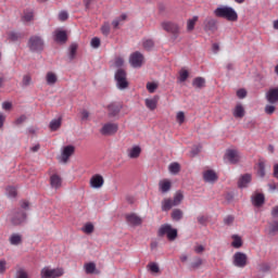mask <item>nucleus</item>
Returning <instances> with one entry per match:
<instances>
[{
  "label": "nucleus",
  "mask_w": 278,
  "mask_h": 278,
  "mask_svg": "<svg viewBox=\"0 0 278 278\" xmlns=\"http://www.w3.org/2000/svg\"><path fill=\"white\" fill-rule=\"evenodd\" d=\"M125 64V60L121 56L115 58L114 65L116 68H121Z\"/></svg>",
  "instance_id": "56"
},
{
  "label": "nucleus",
  "mask_w": 278,
  "mask_h": 278,
  "mask_svg": "<svg viewBox=\"0 0 278 278\" xmlns=\"http://www.w3.org/2000/svg\"><path fill=\"white\" fill-rule=\"evenodd\" d=\"M161 27L164 29V31H167V34H172L174 40H177V38H179V34H181L179 24L172 21L162 22Z\"/></svg>",
  "instance_id": "4"
},
{
  "label": "nucleus",
  "mask_w": 278,
  "mask_h": 278,
  "mask_svg": "<svg viewBox=\"0 0 278 278\" xmlns=\"http://www.w3.org/2000/svg\"><path fill=\"white\" fill-rule=\"evenodd\" d=\"M148 268L152 273H155V274L160 273V266L157 265V263H150L148 265Z\"/></svg>",
  "instance_id": "53"
},
{
  "label": "nucleus",
  "mask_w": 278,
  "mask_h": 278,
  "mask_svg": "<svg viewBox=\"0 0 278 278\" xmlns=\"http://www.w3.org/2000/svg\"><path fill=\"white\" fill-rule=\"evenodd\" d=\"M269 236H277L278 233V219L268 223Z\"/></svg>",
  "instance_id": "27"
},
{
  "label": "nucleus",
  "mask_w": 278,
  "mask_h": 278,
  "mask_svg": "<svg viewBox=\"0 0 278 278\" xmlns=\"http://www.w3.org/2000/svg\"><path fill=\"white\" fill-rule=\"evenodd\" d=\"M157 101H160L159 96H154L152 99H146V106L148 108V110H151V112H153V110L157 108Z\"/></svg>",
  "instance_id": "22"
},
{
  "label": "nucleus",
  "mask_w": 278,
  "mask_h": 278,
  "mask_svg": "<svg viewBox=\"0 0 278 278\" xmlns=\"http://www.w3.org/2000/svg\"><path fill=\"white\" fill-rule=\"evenodd\" d=\"M48 86H55L58 84V75L53 72H48L46 75Z\"/></svg>",
  "instance_id": "28"
},
{
  "label": "nucleus",
  "mask_w": 278,
  "mask_h": 278,
  "mask_svg": "<svg viewBox=\"0 0 278 278\" xmlns=\"http://www.w3.org/2000/svg\"><path fill=\"white\" fill-rule=\"evenodd\" d=\"M115 81L119 90H126V88H129V81L127 80V72L123 68H118L116 71Z\"/></svg>",
  "instance_id": "5"
},
{
  "label": "nucleus",
  "mask_w": 278,
  "mask_h": 278,
  "mask_svg": "<svg viewBox=\"0 0 278 278\" xmlns=\"http://www.w3.org/2000/svg\"><path fill=\"white\" fill-rule=\"evenodd\" d=\"M175 202L173 201V199H165L162 202V211L163 212H168L169 210H172L173 207H175Z\"/></svg>",
  "instance_id": "30"
},
{
  "label": "nucleus",
  "mask_w": 278,
  "mask_h": 278,
  "mask_svg": "<svg viewBox=\"0 0 278 278\" xmlns=\"http://www.w3.org/2000/svg\"><path fill=\"white\" fill-rule=\"evenodd\" d=\"M54 40L56 42H66V40H68V36L66 35V30H62V29H56L54 31Z\"/></svg>",
  "instance_id": "20"
},
{
  "label": "nucleus",
  "mask_w": 278,
  "mask_h": 278,
  "mask_svg": "<svg viewBox=\"0 0 278 278\" xmlns=\"http://www.w3.org/2000/svg\"><path fill=\"white\" fill-rule=\"evenodd\" d=\"M8 38H9V40H11V42H16V40H18V38H21V34L10 31V33H8Z\"/></svg>",
  "instance_id": "49"
},
{
  "label": "nucleus",
  "mask_w": 278,
  "mask_h": 278,
  "mask_svg": "<svg viewBox=\"0 0 278 278\" xmlns=\"http://www.w3.org/2000/svg\"><path fill=\"white\" fill-rule=\"evenodd\" d=\"M184 201V193L181 191H177L174 195V205H179Z\"/></svg>",
  "instance_id": "43"
},
{
  "label": "nucleus",
  "mask_w": 278,
  "mask_h": 278,
  "mask_svg": "<svg viewBox=\"0 0 278 278\" xmlns=\"http://www.w3.org/2000/svg\"><path fill=\"white\" fill-rule=\"evenodd\" d=\"M232 240V247L235 249H240V247H242V238H240L238 235H233Z\"/></svg>",
  "instance_id": "42"
},
{
  "label": "nucleus",
  "mask_w": 278,
  "mask_h": 278,
  "mask_svg": "<svg viewBox=\"0 0 278 278\" xmlns=\"http://www.w3.org/2000/svg\"><path fill=\"white\" fill-rule=\"evenodd\" d=\"M23 21H25L26 23H31V21H34V11H24Z\"/></svg>",
  "instance_id": "40"
},
{
  "label": "nucleus",
  "mask_w": 278,
  "mask_h": 278,
  "mask_svg": "<svg viewBox=\"0 0 278 278\" xmlns=\"http://www.w3.org/2000/svg\"><path fill=\"white\" fill-rule=\"evenodd\" d=\"M258 270H260V273H268V270H270V264H268V263H261L258 265Z\"/></svg>",
  "instance_id": "51"
},
{
  "label": "nucleus",
  "mask_w": 278,
  "mask_h": 278,
  "mask_svg": "<svg viewBox=\"0 0 278 278\" xmlns=\"http://www.w3.org/2000/svg\"><path fill=\"white\" fill-rule=\"evenodd\" d=\"M176 121L179 123V125H184L186 121V114L184 112H178L176 116Z\"/></svg>",
  "instance_id": "52"
},
{
  "label": "nucleus",
  "mask_w": 278,
  "mask_h": 278,
  "mask_svg": "<svg viewBox=\"0 0 278 278\" xmlns=\"http://www.w3.org/2000/svg\"><path fill=\"white\" fill-rule=\"evenodd\" d=\"M62 275H64V269L62 268L50 269L49 267H45L40 271L41 278H58L62 277Z\"/></svg>",
  "instance_id": "7"
},
{
  "label": "nucleus",
  "mask_w": 278,
  "mask_h": 278,
  "mask_svg": "<svg viewBox=\"0 0 278 278\" xmlns=\"http://www.w3.org/2000/svg\"><path fill=\"white\" fill-rule=\"evenodd\" d=\"M50 186L51 188H54V190H58L62 188V177L58 174H53L50 176Z\"/></svg>",
  "instance_id": "19"
},
{
  "label": "nucleus",
  "mask_w": 278,
  "mask_h": 278,
  "mask_svg": "<svg viewBox=\"0 0 278 278\" xmlns=\"http://www.w3.org/2000/svg\"><path fill=\"white\" fill-rule=\"evenodd\" d=\"M121 110H123V103L121 102H112L108 105V112L110 118H114V116H118L121 114Z\"/></svg>",
  "instance_id": "11"
},
{
  "label": "nucleus",
  "mask_w": 278,
  "mask_h": 278,
  "mask_svg": "<svg viewBox=\"0 0 278 278\" xmlns=\"http://www.w3.org/2000/svg\"><path fill=\"white\" fill-rule=\"evenodd\" d=\"M140 153H142V149H140V147H138V146H135L134 148L128 150V156L131 160H136V159L140 157Z\"/></svg>",
  "instance_id": "26"
},
{
  "label": "nucleus",
  "mask_w": 278,
  "mask_h": 278,
  "mask_svg": "<svg viewBox=\"0 0 278 278\" xmlns=\"http://www.w3.org/2000/svg\"><path fill=\"white\" fill-rule=\"evenodd\" d=\"M27 47L33 53H42L45 51V39L38 35L29 37Z\"/></svg>",
  "instance_id": "2"
},
{
  "label": "nucleus",
  "mask_w": 278,
  "mask_h": 278,
  "mask_svg": "<svg viewBox=\"0 0 278 278\" xmlns=\"http://www.w3.org/2000/svg\"><path fill=\"white\" fill-rule=\"evenodd\" d=\"M68 20V13L66 11H62L59 14V21H67Z\"/></svg>",
  "instance_id": "61"
},
{
  "label": "nucleus",
  "mask_w": 278,
  "mask_h": 278,
  "mask_svg": "<svg viewBox=\"0 0 278 278\" xmlns=\"http://www.w3.org/2000/svg\"><path fill=\"white\" fill-rule=\"evenodd\" d=\"M5 192H7V195L10 197L11 199H15L17 194L16 187L14 186H8L5 188Z\"/></svg>",
  "instance_id": "38"
},
{
  "label": "nucleus",
  "mask_w": 278,
  "mask_h": 278,
  "mask_svg": "<svg viewBox=\"0 0 278 278\" xmlns=\"http://www.w3.org/2000/svg\"><path fill=\"white\" fill-rule=\"evenodd\" d=\"M257 175H258V177H265L266 176V164H264V161L258 162Z\"/></svg>",
  "instance_id": "36"
},
{
  "label": "nucleus",
  "mask_w": 278,
  "mask_h": 278,
  "mask_svg": "<svg viewBox=\"0 0 278 278\" xmlns=\"http://www.w3.org/2000/svg\"><path fill=\"white\" fill-rule=\"evenodd\" d=\"M235 118H243L244 116V106L242 104H237L233 111Z\"/></svg>",
  "instance_id": "33"
},
{
  "label": "nucleus",
  "mask_w": 278,
  "mask_h": 278,
  "mask_svg": "<svg viewBox=\"0 0 278 278\" xmlns=\"http://www.w3.org/2000/svg\"><path fill=\"white\" fill-rule=\"evenodd\" d=\"M203 266V260L201 257H197L193 263H191V268L197 270V268H201Z\"/></svg>",
  "instance_id": "47"
},
{
  "label": "nucleus",
  "mask_w": 278,
  "mask_h": 278,
  "mask_svg": "<svg viewBox=\"0 0 278 278\" xmlns=\"http://www.w3.org/2000/svg\"><path fill=\"white\" fill-rule=\"evenodd\" d=\"M75 153V146H66L63 148L62 152V162L66 164L68 160L71 159V155Z\"/></svg>",
  "instance_id": "17"
},
{
  "label": "nucleus",
  "mask_w": 278,
  "mask_h": 278,
  "mask_svg": "<svg viewBox=\"0 0 278 278\" xmlns=\"http://www.w3.org/2000/svg\"><path fill=\"white\" fill-rule=\"evenodd\" d=\"M146 88L150 93H153L157 90V84L156 83H147Z\"/></svg>",
  "instance_id": "50"
},
{
  "label": "nucleus",
  "mask_w": 278,
  "mask_h": 278,
  "mask_svg": "<svg viewBox=\"0 0 278 278\" xmlns=\"http://www.w3.org/2000/svg\"><path fill=\"white\" fill-rule=\"evenodd\" d=\"M217 21L213 17H206L204 20V30L205 31H211L212 34H214V31H216V29H218V25H217Z\"/></svg>",
  "instance_id": "12"
},
{
  "label": "nucleus",
  "mask_w": 278,
  "mask_h": 278,
  "mask_svg": "<svg viewBox=\"0 0 278 278\" xmlns=\"http://www.w3.org/2000/svg\"><path fill=\"white\" fill-rule=\"evenodd\" d=\"M225 160H228L230 164H238L240 162V152L238 150H227Z\"/></svg>",
  "instance_id": "13"
},
{
  "label": "nucleus",
  "mask_w": 278,
  "mask_h": 278,
  "mask_svg": "<svg viewBox=\"0 0 278 278\" xmlns=\"http://www.w3.org/2000/svg\"><path fill=\"white\" fill-rule=\"evenodd\" d=\"M266 99H267L268 103H270L271 105H275V103L278 102V87L270 88L266 92Z\"/></svg>",
  "instance_id": "15"
},
{
  "label": "nucleus",
  "mask_w": 278,
  "mask_h": 278,
  "mask_svg": "<svg viewBox=\"0 0 278 278\" xmlns=\"http://www.w3.org/2000/svg\"><path fill=\"white\" fill-rule=\"evenodd\" d=\"M142 47L146 51H152L153 47H155V41L153 39H143Z\"/></svg>",
  "instance_id": "34"
},
{
  "label": "nucleus",
  "mask_w": 278,
  "mask_h": 278,
  "mask_svg": "<svg viewBox=\"0 0 278 278\" xmlns=\"http://www.w3.org/2000/svg\"><path fill=\"white\" fill-rule=\"evenodd\" d=\"M83 231H84L85 233H88V235L93 233V231H94V225H92V223H87V224L84 226Z\"/></svg>",
  "instance_id": "48"
},
{
  "label": "nucleus",
  "mask_w": 278,
  "mask_h": 278,
  "mask_svg": "<svg viewBox=\"0 0 278 278\" xmlns=\"http://www.w3.org/2000/svg\"><path fill=\"white\" fill-rule=\"evenodd\" d=\"M31 84V76L30 75H24L22 80V86L26 88V86H29Z\"/></svg>",
  "instance_id": "55"
},
{
  "label": "nucleus",
  "mask_w": 278,
  "mask_h": 278,
  "mask_svg": "<svg viewBox=\"0 0 278 278\" xmlns=\"http://www.w3.org/2000/svg\"><path fill=\"white\" fill-rule=\"evenodd\" d=\"M27 121V116L21 115L18 118L15 119V125H23Z\"/></svg>",
  "instance_id": "58"
},
{
  "label": "nucleus",
  "mask_w": 278,
  "mask_h": 278,
  "mask_svg": "<svg viewBox=\"0 0 278 278\" xmlns=\"http://www.w3.org/2000/svg\"><path fill=\"white\" fill-rule=\"evenodd\" d=\"M62 127V116L56 119H52L49 124L50 131H58Z\"/></svg>",
  "instance_id": "25"
},
{
  "label": "nucleus",
  "mask_w": 278,
  "mask_h": 278,
  "mask_svg": "<svg viewBox=\"0 0 278 278\" xmlns=\"http://www.w3.org/2000/svg\"><path fill=\"white\" fill-rule=\"evenodd\" d=\"M126 222L131 227H139V225H142V219L136 213L127 214Z\"/></svg>",
  "instance_id": "14"
},
{
  "label": "nucleus",
  "mask_w": 278,
  "mask_h": 278,
  "mask_svg": "<svg viewBox=\"0 0 278 278\" xmlns=\"http://www.w3.org/2000/svg\"><path fill=\"white\" fill-rule=\"evenodd\" d=\"M205 251V247L203 245H195L194 247V252L198 253V254H201Z\"/></svg>",
  "instance_id": "63"
},
{
  "label": "nucleus",
  "mask_w": 278,
  "mask_h": 278,
  "mask_svg": "<svg viewBox=\"0 0 278 278\" xmlns=\"http://www.w3.org/2000/svg\"><path fill=\"white\" fill-rule=\"evenodd\" d=\"M252 176L251 174H244L239 178L238 186L239 188H247L251 184Z\"/></svg>",
  "instance_id": "21"
},
{
  "label": "nucleus",
  "mask_w": 278,
  "mask_h": 278,
  "mask_svg": "<svg viewBox=\"0 0 278 278\" xmlns=\"http://www.w3.org/2000/svg\"><path fill=\"white\" fill-rule=\"evenodd\" d=\"M129 62L134 68H140L144 64V55L136 51L130 55Z\"/></svg>",
  "instance_id": "9"
},
{
  "label": "nucleus",
  "mask_w": 278,
  "mask_h": 278,
  "mask_svg": "<svg viewBox=\"0 0 278 278\" xmlns=\"http://www.w3.org/2000/svg\"><path fill=\"white\" fill-rule=\"evenodd\" d=\"M9 220L13 227H18V225H23L27 220V213L16 208L10 214Z\"/></svg>",
  "instance_id": "3"
},
{
  "label": "nucleus",
  "mask_w": 278,
  "mask_h": 278,
  "mask_svg": "<svg viewBox=\"0 0 278 278\" xmlns=\"http://www.w3.org/2000/svg\"><path fill=\"white\" fill-rule=\"evenodd\" d=\"M159 236L160 238H164V236H166L167 239L173 242L177 239V229L173 228V226L168 224H165L159 229Z\"/></svg>",
  "instance_id": "6"
},
{
  "label": "nucleus",
  "mask_w": 278,
  "mask_h": 278,
  "mask_svg": "<svg viewBox=\"0 0 278 278\" xmlns=\"http://www.w3.org/2000/svg\"><path fill=\"white\" fill-rule=\"evenodd\" d=\"M118 131V124L116 123H106L100 129L102 136H114Z\"/></svg>",
  "instance_id": "8"
},
{
  "label": "nucleus",
  "mask_w": 278,
  "mask_h": 278,
  "mask_svg": "<svg viewBox=\"0 0 278 278\" xmlns=\"http://www.w3.org/2000/svg\"><path fill=\"white\" fill-rule=\"evenodd\" d=\"M103 184H105V180L100 174L93 175L90 179L91 188H103Z\"/></svg>",
  "instance_id": "16"
},
{
  "label": "nucleus",
  "mask_w": 278,
  "mask_h": 278,
  "mask_svg": "<svg viewBox=\"0 0 278 278\" xmlns=\"http://www.w3.org/2000/svg\"><path fill=\"white\" fill-rule=\"evenodd\" d=\"M266 198L264 197V193H254L252 195V203L255 207H262L265 203Z\"/></svg>",
  "instance_id": "18"
},
{
  "label": "nucleus",
  "mask_w": 278,
  "mask_h": 278,
  "mask_svg": "<svg viewBox=\"0 0 278 278\" xmlns=\"http://www.w3.org/2000/svg\"><path fill=\"white\" fill-rule=\"evenodd\" d=\"M168 168H169V173H172L173 175H177V173L181 170V165L175 162V163H172Z\"/></svg>",
  "instance_id": "41"
},
{
  "label": "nucleus",
  "mask_w": 278,
  "mask_h": 278,
  "mask_svg": "<svg viewBox=\"0 0 278 278\" xmlns=\"http://www.w3.org/2000/svg\"><path fill=\"white\" fill-rule=\"evenodd\" d=\"M197 21H199V16H193L191 20L187 22V31H193L194 26L197 25Z\"/></svg>",
  "instance_id": "37"
},
{
  "label": "nucleus",
  "mask_w": 278,
  "mask_h": 278,
  "mask_svg": "<svg viewBox=\"0 0 278 278\" xmlns=\"http://www.w3.org/2000/svg\"><path fill=\"white\" fill-rule=\"evenodd\" d=\"M233 264L238 268H244V266H247V264H249V256H247V254H244L242 252H237L233 255Z\"/></svg>",
  "instance_id": "10"
},
{
  "label": "nucleus",
  "mask_w": 278,
  "mask_h": 278,
  "mask_svg": "<svg viewBox=\"0 0 278 278\" xmlns=\"http://www.w3.org/2000/svg\"><path fill=\"white\" fill-rule=\"evenodd\" d=\"M199 225H207V216L199 215L197 218Z\"/></svg>",
  "instance_id": "57"
},
{
  "label": "nucleus",
  "mask_w": 278,
  "mask_h": 278,
  "mask_svg": "<svg viewBox=\"0 0 278 278\" xmlns=\"http://www.w3.org/2000/svg\"><path fill=\"white\" fill-rule=\"evenodd\" d=\"M77 43H72L70 47V60H75V55H77Z\"/></svg>",
  "instance_id": "46"
},
{
  "label": "nucleus",
  "mask_w": 278,
  "mask_h": 278,
  "mask_svg": "<svg viewBox=\"0 0 278 278\" xmlns=\"http://www.w3.org/2000/svg\"><path fill=\"white\" fill-rule=\"evenodd\" d=\"M172 186L173 185L170 184V180H168V179H163L159 182V188H160L161 192H163V194L168 192L170 190Z\"/></svg>",
  "instance_id": "24"
},
{
  "label": "nucleus",
  "mask_w": 278,
  "mask_h": 278,
  "mask_svg": "<svg viewBox=\"0 0 278 278\" xmlns=\"http://www.w3.org/2000/svg\"><path fill=\"white\" fill-rule=\"evenodd\" d=\"M275 110H276L275 105H266L265 106L266 114H275Z\"/></svg>",
  "instance_id": "60"
},
{
  "label": "nucleus",
  "mask_w": 278,
  "mask_h": 278,
  "mask_svg": "<svg viewBox=\"0 0 278 278\" xmlns=\"http://www.w3.org/2000/svg\"><path fill=\"white\" fill-rule=\"evenodd\" d=\"M237 97H238L239 99H244V97H247V90H244V89H239V90L237 91Z\"/></svg>",
  "instance_id": "62"
},
{
  "label": "nucleus",
  "mask_w": 278,
  "mask_h": 278,
  "mask_svg": "<svg viewBox=\"0 0 278 278\" xmlns=\"http://www.w3.org/2000/svg\"><path fill=\"white\" fill-rule=\"evenodd\" d=\"M235 220L233 215H228L226 218H224L225 225H232Z\"/></svg>",
  "instance_id": "59"
},
{
  "label": "nucleus",
  "mask_w": 278,
  "mask_h": 278,
  "mask_svg": "<svg viewBox=\"0 0 278 278\" xmlns=\"http://www.w3.org/2000/svg\"><path fill=\"white\" fill-rule=\"evenodd\" d=\"M188 77H190V72H188V70L186 68H181L179 72H178V81L180 84H184V81H188Z\"/></svg>",
  "instance_id": "29"
},
{
  "label": "nucleus",
  "mask_w": 278,
  "mask_h": 278,
  "mask_svg": "<svg viewBox=\"0 0 278 278\" xmlns=\"http://www.w3.org/2000/svg\"><path fill=\"white\" fill-rule=\"evenodd\" d=\"M15 278H29V274L24 268H18Z\"/></svg>",
  "instance_id": "45"
},
{
  "label": "nucleus",
  "mask_w": 278,
  "mask_h": 278,
  "mask_svg": "<svg viewBox=\"0 0 278 278\" xmlns=\"http://www.w3.org/2000/svg\"><path fill=\"white\" fill-rule=\"evenodd\" d=\"M172 218L173 220H176V222L181 220V218H184V211H181L180 208H175L172 212Z\"/></svg>",
  "instance_id": "35"
},
{
  "label": "nucleus",
  "mask_w": 278,
  "mask_h": 278,
  "mask_svg": "<svg viewBox=\"0 0 278 278\" xmlns=\"http://www.w3.org/2000/svg\"><path fill=\"white\" fill-rule=\"evenodd\" d=\"M91 47H93V49H99L101 47V39H99V37L92 38Z\"/></svg>",
  "instance_id": "54"
},
{
  "label": "nucleus",
  "mask_w": 278,
  "mask_h": 278,
  "mask_svg": "<svg viewBox=\"0 0 278 278\" xmlns=\"http://www.w3.org/2000/svg\"><path fill=\"white\" fill-rule=\"evenodd\" d=\"M215 16L218 18H226V21H238V13L231 7H220L214 11Z\"/></svg>",
  "instance_id": "1"
},
{
  "label": "nucleus",
  "mask_w": 278,
  "mask_h": 278,
  "mask_svg": "<svg viewBox=\"0 0 278 278\" xmlns=\"http://www.w3.org/2000/svg\"><path fill=\"white\" fill-rule=\"evenodd\" d=\"M203 177H204V180L206 181H216V179H218V176L212 169L204 172Z\"/></svg>",
  "instance_id": "31"
},
{
  "label": "nucleus",
  "mask_w": 278,
  "mask_h": 278,
  "mask_svg": "<svg viewBox=\"0 0 278 278\" xmlns=\"http://www.w3.org/2000/svg\"><path fill=\"white\" fill-rule=\"evenodd\" d=\"M193 88H199L200 90L202 88H205V78L203 77H195L192 81Z\"/></svg>",
  "instance_id": "32"
},
{
  "label": "nucleus",
  "mask_w": 278,
  "mask_h": 278,
  "mask_svg": "<svg viewBox=\"0 0 278 278\" xmlns=\"http://www.w3.org/2000/svg\"><path fill=\"white\" fill-rule=\"evenodd\" d=\"M85 270H86L87 275H92V273H94V270H97V265L94 263H87L85 265Z\"/></svg>",
  "instance_id": "44"
},
{
  "label": "nucleus",
  "mask_w": 278,
  "mask_h": 278,
  "mask_svg": "<svg viewBox=\"0 0 278 278\" xmlns=\"http://www.w3.org/2000/svg\"><path fill=\"white\" fill-rule=\"evenodd\" d=\"M9 242L10 244H12L13 247H18L20 244H23V236L18 235V233H13L11 235V237L9 238Z\"/></svg>",
  "instance_id": "23"
},
{
  "label": "nucleus",
  "mask_w": 278,
  "mask_h": 278,
  "mask_svg": "<svg viewBox=\"0 0 278 278\" xmlns=\"http://www.w3.org/2000/svg\"><path fill=\"white\" fill-rule=\"evenodd\" d=\"M271 216L273 218H278V205L271 208Z\"/></svg>",
  "instance_id": "64"
},
{
  "label": "nucleus",
  "mask_w": 278,
  "mask_h": 278,
  "mask_svg": "<svg viewBox=\"0 0 278 278\" xmlns=\"http://www.w3.org/2000/svg\"><path fill=\"white\" fill-rule=\"evenodd\" d=\"M112 30V27L110 26V22H104L101 26V33L103 36L108 37L110 36V31Z\"/></svg>",
  "instance_id": "39"
}]
</instances>
